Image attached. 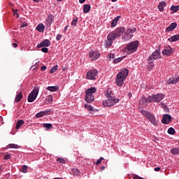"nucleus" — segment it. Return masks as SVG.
Segmentation results:
<instances>
[{
  "label": "nucleus",
  "mask_w": 179,
  "mask_h": 179,
  "mask_svg": "<svg viewBox=\"0 0 179 179\" xmlns=\"http://www.w3.org/2000/svg\"><path fill=\"white\" fill-rule=\"evenodd\" d=\"M168 40L171 43H176V41H178L179 40V34H176L173 36H171Z\"/></svg>",
  "instance_id": "22"
},
{
  "label": "nucleus",
  "mask_w": 179,
  "mask_h": 179,
  "mask_svg": "<svg viewBox=\"0 0 179 179\" xmlns=\"http://www.w3.org/2000/svg\"><path fill=\"white\" fill-rule=\"evenodd\" d=\"M35 66L36 68H47V66H41V62H37L34 64V65L31 66V68Z\"/></svg>",
  "instance_id": "32"
},
{
  "label": "nucleus",
  "mask_w": 179,
  "mask_h": 179,
  "mask_svg": "<svg viewBox=\"0 0 179 179\" xmlns=\"http://www.w3.org/2000/svg\"><path fill=\"white\" fill-rule=\"evenodd\" d=\"M100 52L94 50H91L89 52V57L90 58L91 61H96L100 58Z\"/></svg>",
  "instance_id": "10"
},
{
  "label": "nucleus",
  "mask_w": 179,
  "mask_h": 179,
  "mask_svg": "<svg viewBox=\"0 0 179 179\" xmlns=\"http://www.w3.org/2000/svg\"><path fill=\"white\" fill-rule=\"evenodd\" d=\"M147 120H148L149 122L154 125V127H157V121H156V117H155V115L150 113H148L146 117Z\"/></svg>",
  "instance_id": "11"
},
{
  "label": "nucleus",
  "mask_w": 179,
  "mask_h": 179,
  "mask_svg": "<svg viewBox=\"0 0 179 179\" xmlns=\"http://www.w3.org/2000/svg\"><path fill=\"white\" fill-rule=\"evenodd\" d=\"M66 69H68V68H64L63 71H66Z\"/></svg>",
  "instance_id": "63"
},
{
  "label": "nucleus",
  "mask_w": 179,
  "mask_h": 179,
  "mask_svg": "<svg viewBox=\"0 0 179 179\" xmlns=\"http://www.w3.org/2000/svg\"><path fill=\"white\" fill-rule=\"evenodd\" d=\"M160 48H161V46L159 45L157 48L156 50L154 52H152V55H150L148 57V62H150V64H153V62H155V59H159V58H162Z\"/></svg>",
  "instance_id": "7"
},
{
  "label": "nucleus",
  "mask_w": 179,
  "mask_h": 179,
  "mask_svg": "<svg viewBox=\"0 0 179 179\" xmlns=\"http://www.w3.org/2000/svg\"><path fill=\"white\" fill-rule=\"evenodd\" d=\"M8 148H10V149H20V146L15 143L8 144Z\"/></svg>",
  "instance_id": "30"
},
{
  "label": "nucleus",
  "mask_w": 179,
  "mask_h": 179,
  "mask_svg": "<svg viewBox=\"0 0 179 179\" xmlns=\"http://www.w3.org/2000/svg\"><path fill=\"white\" fill-rule=\"evenodd\" d=\"M21 29H23L24 27H27V23H22L20 26Z\"/></svg>",
  "instance_id": "49"
},
{
  "label": "nucleus",
  "mask_w": 179,
  "mask_h": 179,
  "mask_svg": "<svg viewBox=\"0 0 179 179\" xmlns=\"http://www.w3.org/2000/svg\"><path fill=\"white\" fill-rule=\"evenodd\" d=\"M17 13V10L13 11V15L16 16V14Z\"/></svg>",
  "instance_id": "59"
},
{
  "label": "nucleus",
  "mask_w": 179,
  "mask_h": 179,
  "mask_svg": "<svg viewBox=\"0 0 179 179\" xmlns=\"http://www.w3.org/2000/svg\"><path fill=\"white\" fill-rule=\"evenodd\" d=\"M15 16H16L17 18H19V13H17Z\"/></svg>",
  "instance_id": "60"
},
{
  "label": "nucleus",
  "mask_w": 179,
  "mask_h": 179,
  "mask_svg": "<svg viewBox=\"0 0 179 179\" xmlns=\"http://www.w3.org/2000/svg\"><path fill=\"white\" fill-rule=\"evenodd\" d=\"M162 106L164 110H169V108L167 107V105H166L165 103H162Z\"/></svg>",
  "instance_id": "48"
},
{
  "label": "nucleus",
  "mask_w": 179,
  "mask_h": 179,
  "mask_svg": "<svg viewBox=\"0 0 179 179\" xmlns=\"http://www.w3.org/2000/svg\"><path fill=\"white\" fill-rule=\"evenodd\" d=\"M173 48L170 46L164 47V49L162 50V55L164 57H170L173 54Z\"/></svg>",
  "instance_id": "13"
},
{
  "label": "nucleus",
  "mask_w": 179,
  "mask_h": 179,
  "mask_svg": "<svg viewBox=\"0 0 179 179\" xmlns=\"http://www.w3.org/2000/svg\"><path fill=\"white\" fill-rule=\"evenodd\" d=\"M43 127L46 129H51V128H52V124H51V123H44Z\"/></svg>",
  "instance_id": "37"
},
{
  "label": "nucleus",
  "mask_w": 179,
  "mask_h": 179,
  "mask_svg": "<svg viewBox=\"0 0 179 179\" xmlns=\"http://www.w3.org/2000/svg\"><path fill=\"white\" fill-rule=\"evenodd\" d=\"M124 33H125L124 27H117L114 31H110L107 36V40L105 41L106 48H110L114 41L118 37H121Z\"/></svg>",
  "instance_id": "1"
},
{
  "label": "nucleus",
  "mask_w": 179,
  "mask_h": 179,
  "mask_svg": "<svg viewBox=\"0 0 179 179\" xmlns=\"http://www.w3.org/2000/svg\"><path fill=\"white\" fill-rule=\"evenodd\" d=\"M78 24V19H74L71 22V26H76Z\"/></svg>",
  "instance_id": "44"
},
{
  "label": "nucleus",
  "mask_w": 179,
  "mask_h": 179,
  "mask_svg": "<svg viewBox=\"0 0 179 179\" xmlns=\"http://www.w3.org/2000/svg\"><path fill=\"white\" fill-rule=\"evenodd\" d=\"M98 71L96 69H91L87 73L86 79L89 80H96V76H97Z\"/></svg>",
  "instance_id": "8"
},
{
  "label": "nucleus",
  "mask_w": 179,
  "mask_h": 179,
  "mask_svg": "<svg viewBox=\"0 0 179 179\" xmlns=\"http://www.w3.org/2000/svg\"><path fill=\"white\" fill-rule=\"evenodd\" d=\"M145 103H155L154 94L148 96L147 99H145Z\"/></svg>",
  "instance_id": "26"
},
{
  "label": "nucleus",
  "mask_w": 179,
  "mask_h": 179,
  "mask_svg": "<svg viewBox=\"0 0 179 179\" xmlns=\"http://www.w3.org/2000/svg\"><path fill=\"white\" fill-rule=\"evenodd\" d=\"M97 92V88L96 87H92L91 88H87L85 90V101L88 104H90L94 101V93Z\"/></svg>",
  "instance_id": "4"
},
{
  "label": "nucleus",
  "mask_w": 179,
  "mask_h": 179,
  "mask_svg": "<svg viewBox=\"0 0 179 179\" xmlns=\"http://www.w3.org/2000/svg\"><path fill=\"white\" fill-rule=\"evenodd\" d=\"M53 97H52V95H49L48 97H47V101L48 103H52L53 101Z\"/></svg>",
  "instance_id": "40"
},
{
  "label": "nucleus",
  "mask_w": 179,
  "mask_h": 179,
  "mask_svg": "<svg viewBox=\"0 0 179 179\" xmlns=\"http://www.w3.org/2000/svg\"><path fill=\"white\" fill-rule=\"evenodd\" d=\"M2 121V116H0V122Z\"/></svg>",
  "instance_id": "62"
},
{
  "label": "nucleus",
  "mask_w": 179,
  "mask_h": 179,
  "mask_svg": "<svg viewBox=\"0 0 179 179\" xmlns=\"http://www.w3.org/2000/svg\"><path fill=\"white\" fill-rule=\"evenodd\" d=\"M105 97L107 99L102 102L103 107H113L120 103V99L113 96V90H106L103 92Z\"/></svg>",
  "instance_id": "2"
},
{
  "label": "nucleus",
  "mask_w": 179,
  "mask_h": 179,
  "mask_svg": "<svg viewBox=\"0 0 179 179\" xmlns=\"http://www.w3.org/2000/svg\"><path fill=\"white\" fill-rule=\"evenodd\" d=\"M128 96H129V98L131 99V97H132V92H129Z\"/></svg>",
  "instance_id": "54"
},
{
  "label": "nucleus",
  "mask_w": 179,
  "mask_h": 179,
  "mask_svg": "<svg viewBox=\"0 0 179 179\" xmlns=\"http://www.w3.org/2000/svg\"><path fill=\"white\" fill-rule=\"evenodd\" d=\"M22 98L23 94H22V92H19L15 98V103H19V101H20V100H22Z\"/></svg>",
  "instance_id": "25"
},
{
  "label": "nucleus",
  "mask_w": 179,
  "mask_h": 179,
  "mask_svg": "<svg viewBox=\"0 0 179 179\" xmlns=\"http://www.w3.org/2000/svg\"><path fill=\"white\" fill-rule=\"evenodd\" d=\"M34 2H38L39 0H33Z\"/></svg>",
  "instance_id": "64"
},
{
  "label": "nucleus",
  "mask_w": 179,
  "mask_h": 179,
  "mask_svg": "<svg viewBox=\"0 0 179 179\" xmlns=\"http://www.w3.org/2000/svg\"><path fill=\"white\" fill-rule=\"evenodd\" d=\"M136 31V28H128L124 34V37H126L127 40H131L132 37H134V33Z\"/></svg>",
  "instance_id": "9"
},
{
  "label": "nucleus",
  "mask_w": 179,
  "mask_h": 179,
  "mask_svg": "<svg viewBox=\"0 0 179 179\" xmlns=\"http://www.w3.org/2000/svg\"><path fill=\"white\" fill-rule=\"evenodd\" d=\"M173 117L170 114H164L162 117L161 122L162 124H170L171 121H172Z\"/></svg>",
  "instance_id": "14"
},
{
  "label": "nucleus",
  "mask_w": 179,
  "mask_h": 179,
  "mask_svg": "<svg viewBox=\"0 0 179 179\" xmlns=\"http://www.w3.org/2000/svg\"><path fill=\"white\" fill-rule=\"evenodd\" d=\"M52 68H58V65H55V66H52Z\"/></svg>",
  "instance_id": "61"
},
{
  "label": "nucleus",
  "mask_w": 179,
  "mask_h": 179,
  "mask_svg": "<svg viewBox=\"0 0 179 179\" xmlns=\"http://www.w3.org/2000/svg\"><path fill=\"white\" fill-rule=\"evenodd\" d=\"M164 6H167V3L166 1H162L159 3L157 8L160 12H163L164 10Z\"/></svg>",
  "instance_id": "21"
},
{
  "label": "nucleus",
  "mask_w": 179,
  "mask_h": 179,
  "mask_svg": "<svg viewBox=\"0 0 179 179\" xmlns=\"http://www.w3.org/2000/svg\"><path fill=\"white\" fill-rule=\"evenodd\" d=\"M41 71L44 72L45 71H47V68H41Z\"/></svg>",
  "instance_id": "56"
},
{
  "label": "nucleus",
  "mask_w": 179,
  "mask_h": 179,
  "mask_svg": "<svg viewBox=\"0 0 179 179\" xmlns=\"http://www.w3.org/2000/svg\"><path fill=\"white\" fill-rule=\"evenodd\" d=\"M124 59V57H117L113 60V64H118V62H121Z\"/></svg>",
  "instance_id": "38"
},
{
  "label": "nucleus",
  "mask_w": 179,
  "mask_h": 179,
  "mask_svg": "<svg viewBox=\"0 0 179 179\" xmlns=\"http://www.w3.org/2000/svg\"><path fill=\"white\" fill-rule=\"evenodd\" d=\"M51 45V41L48 39H45L41 43L37 45V48H41L43 47H50Z\"/></svg>",
  "instance_id": "17"
},
{
  "label": "nucleus",
  "mask_w": 179,
  "mask_h": 179,
  "mask_svg": "<svg viewBox=\"0 0 179 179\" xmlns=\"http://www.w3.org/2000/svg\"><path fill=\"white\" fill-rule=\"evenodd\" d=\"M100 170L103 171V170H106V167L104 166H101Z\"/></svg>",
  "instance_id": "57"
},
{
  "label": "nucleus",
  "mask_w": 179,
  "mask_h": 179,
  "mask_svg": "<svg viewBox=\"0 0 179 179\" xmlns=\"http://www.w3.org/2000/svg\"><path fill=\"white\" fill-rule=\"evenodd\" d=\"M108 56H109V58H112V59L115 58V55H114V54H110V55H108Z\"/></svg>",
  "instance_id": "51"
},
{
  "label": "nucleus",
  "mask_w": 179,
  "mask_h": 179,
  "mask_svg": "<svg viewBox=\"0 0 179 179\" xmlns=\"http://www.w3.org/2000/svg\"><path fill=\"white\" fill-rule=\"evenodd\" d=\"M145 100H146V98L142 97V100L140 101V103H142V104H145V103H146Z\"/></svg>",
  "instance_id": "50"
},
{
  "label": "nucleus",
  "mask_w": 179,
  "mask_h": 179,
  "mask_svg": "<svg viewBox=\"0 0 179 179\" xmlns=\"http://www.w3.org/2000/svg\"><path fill=\"white\" fill-rule=\"evenodd\" d=\"M171 10H172L175 13H176V12H178V10H179V5H178V6H171Z\"/></svg>",
  "instance_id": "35"
},
{
  "label": "nucleus",
  "mask_w": 179,
  "mask_h": 179,
  "mask_svg": "<svg viewBox=\"0 0 179 179\" xmlns=\"http://www.w3.org/2000/svg\"><path fill=\"white\" fill-rule=\"evenodd\" d=\"M66 30H68V25H66V26L64 27V31H65Z\"/></svg>",
  "instance_id": "58"
},
{
  "label": "nucleus",
  "mask_w": 179,
  "mask_h": 179,
  "mask_svg": "<svg viewBox=\"0 0 179 179\" xmlns=\"http://www.w3.org/2000/svg\"><path fill=\"white\" fill-rule=\"evenodd\" d=\"M46 89L49 92H57L58 90V86H48Z\"/></svg>",
  "instance_id": "29"
},
{
  "label": "nucleus",
  "mask_w": 179,
  "mask_h": 179,
  "mask_svg": "<svg viewBox=\"0 0 179 179\" xmlns=\"http://www.w3.org/2000/svg\"><path fill=\"white\" fill-rule=\"evenodd\" d=\"M141 113H142V115L144 116V117H148V114H149L150 112L148 111V110H141Z\"/></svg>",
  "instance_id": "39"
},
{
  "label": "nucleus",
  "mask_w": 179,
  "mask_h": 179,
  "mask_svg": "<svg viewBox=\"0 0 179 179\" xmlns=\"http://www.w3.org/2000/svg\"><path fill=\"white\" fill-rule=\"evenodd\" d=\"M84 107L85 108L88 110V111H96V109H93V106H92V105H90L88 103H85Z\"/></svg>",
  "instance_id": "31"
},
{
  "label": "nucleus",
  "mask_w": 179,
  "mask_h": 179,
  "mask_svg": "<svg viewBox=\"0 0 179 179\" xmlns=\"http://www.w3.org/2000/svg\"><path fill=\"white\" fill-rule=\"evenodd\" d=\"M36 30H37L40 33H43L44 30H45V27L43 24H38L36 28Z\"/></svg>",
  "instance_id": "23"
},
{
  "label": "nucleus",
  "mask_w": 179,
  "mask_h": 179,
  "mask_svg": "<svg viewBox=\"0 0 179 179\" xmlns=\"http://www.w3.org/2000/svg\"><path fill=\"white\" fill-rule=\"evenodd\" d=\"M91 6L90 4H85L83 6V12L85 13H89L90 12V9H91Z\"/></svg>",
  "instance_id": "24"
},
{
  "label": "nucleus",
  "mask_w": 179,
  "mask_h": 179,
  "mask_svg": "<svg viewBox=\"0 0 179 179\" xmlns=\"http://www.w3.org/2000/svg\"><path fill=\"white\" fill-rule=\"evenodd\" d=\"M86 0H79L80 3H85Z\"/></svg>",
  "instance_id": "55"
},
{
  "label": "nucleus",
  "mask_w": 179,
  "mask_h": 179,
  "mask_svg": "<svg viewBox=\"0 0 179 179\" xmlns=\"http://www.w3.org/2000/svg\"><path fill=\"white\" fill-rule=\"evenodd\" d=\"M101 160H104V157H101L96 162V166H99V164H101Z\"/></svg>",
  "instance_id": "42"
},
{
  "label": "nucleus",
  "mask_w": 179,
  "mask_h": 179,
  "mask_svg": "<svg viewBox=\"0 0 179 179\" xmlns=\"http://www.w3.org/2000/svg\"><path fill=\"white\" fill-rule=\"evenodd\" d=\"M171 153H172V155H179V148H172L171 150Z\"/></svg>",
  "instance_id": "34"
},
{
  "label": "nucleus",
  "mask_w": 179,
  "mask_h": 179,
  "mask_svg": "<svg viewBox=\"0 0 179 179\" xmlns=\"http://www.w3.org/2000/svg\"><path fill=\"white\" fill-rule=\"evenodd\" d=\"M39 92H40V87H35L28 95V97H27L28 103H33V101H34L36 99H37Z\"/></svg>",
  "instance_id": "6"
},
{
  "label": "nucleus",
  "mask_w": 179,
  "mask_h": 179,
  "mask_svg": "<svg viewBox=\"0 0 179 179\" xmlns=\"http://www.w3.org/2000/svg\"><path fill=\"white\" fill-rule=\"evenodd\" d=\"M50 113H51V110H42L35 115L36 118H41V117H44L45 115H50Z\"/></svg>",
  "instance_id": "15"
},
{
  "label": "nucleus",
  "mask_w": 179,
  "mask_h": 179,
  "mask_svg": "<svg viewBox=\"0 0 179 179\" xmlns=\"http://www.w3.org/2000/svg\"><path fill=\"white\" fill-rule=\"evenodd\" d=\"M163 99H164V94H154V103H160Z\"/></svg>",
  "instance_id": "16"
},
{
  "label": "nucleus",
  "mask_w": 179,
  "mask_h": 179,
  "mask_svg": "<svg viewBox=\"0 0 179 179\" xmlns=\"http://www.w3.org/2000/svg\"><path fill=\"white\" fill-rule=\"evenodd\" d=\"M12 46L13 47V48H16L17 47V43H13Z\"/></svg>",
  "instance_id": "53"
},
{
  "label": "nucleus",
  "mask_w": 179,
  "mask_h": 179,
  "mask_svg": "<svg viewBox=\"0 0 179 179\" xmlns=\"http://www.w3.org/2000/svg\"><path fill=\"white\" fill-rule=\"evenodd\" d=\"M176 27H177V22H172L170 24V25L168 27H166V31L167 32L173 31V30H174V29H176Z\"/></svg>",
  "instance_id": "19"
},
{
  "label": "nucleus",
  "mask_w": 179,
  "mask_h": 179,
  "mask_svg": "<svg viewBox=\"0 0 179 179\" xmlns=\"http://www.w3.org/2000/svg\"><path fill=\"white\" fill-rule=\"evenodd\" d=\"M24 124V120H20L17 122L16 126H15V129H19L22 125Z\"/></svg>",
  "instance_id": "27"
},
{
  "label": "nucleus",
  "mask_w": 179,
  "mask_h": 179,
  "mask_svg": "<svg viewBox=\"0 0 179 179\" xmlns=\"http://www.w3.org/2000/svg\"><path fill=\"white\" fill-rule=\"evenodd\" d=\"M22 173H27V166L24 165L21 169Z\"/></svg>",
  "instance_id": "41"
},
{
  "label": "nucleus",
  "mask_w": 179,
  "mask_h": 179,
  "mask_svg": "<svg viewBox=\"0 0 179 179\" xmlns=\"http://www.w3.org/2000/svg\"><path fill=\"white\" fill-rule=\"evenodd\" d=\"M41 51H42V52L47 53V52H48V48L47 47H43L41 49Z\"/></svg>",
  "instance_id": "43"
},
{
  "label": "nucleus",
  "mask_w": 179,
  "mask_h": 179,
  "mask_svg": "<svg viewBox=\"0 0 179 179\" xmlns=\"http://www.w3.org/2000/svg\"><path fill=\"white\" fill-rule=\"evenodd\" d=\"M179 82V76L178 77H171L166 81V85H176Z\"/></svg>",
  "instance_id": "18"
},
{
  "label": "nucleus",
  "mask_w": 179,
  "mask_h": 179,
  "mask_svg": "<svg viewBox=\"0 0 179 179\" xmlns=\"http://www.w3.org/2000/svg\"><path fill=\"white\" fill-rule=\"evenodd\" d=\"M4 160H9L10 159V155L7 154L3 157Z\"/></svg>",
  "instance_id": "47"
},
{
  "label": "nucleus",
  "mask_w": 179,
  "mask_h": 179,
  "mask_svg": "<svg viewBox=\"0 0 179 179\" xmlns=\"http://www.w3.org/2000/svg\"><path fill=\"white\" fill-rule=\"evenodd\" d=\"M72 173L73 176H80V171H79L78 169H73Z\"/></svg>",
  "instance_id": "36"
},
{
  "label": "nucleus",
  "mask_w": 179,
  "mask_h": 179,
  "mask_svg": "<svg viewBox=\"0 0 179 179\" xmlns=\"http://www.w3.org/2000/svg\"><path fill=\"white\" fill-rule=\"evenodd\" d=\"M138 41L131 42L124 48V52H127L128 55H131V54H134V52H136L138 51Z\"/></svg>",
  "instance_id": "5"
},
{
  "label": "nucleus",
  "mask_w": 179,
  "mask_h": 179,
  "mask_svg": "<svg viewBox=\"0 0 179 179\" xmlns=\"http://www.w3.org/2000/svg\"><path fill=\"white\" fill-rule=\"evenodd\" d=\"M169 135H174L176 134V129L173 127H169L167 131Z\"/></svg>",
  "instance_id": "33"
},
{
  "label": "nucleus",
  "mask_w": 179,
  "mask_h": 179,
  "mask_svg": "<svg viewBox=\"0 0 179 179\" xmlns=\"http://www.w3.org/2000/svg\"><path fill=\"white\" fill-rule=\"evenodd\" d=\"M154 170H155V171H160L161 168H160V167H155V168L154 169Z\"/></svg>",
  "instance_id": "52"
},
{
  "label": "nucleus",
  "mask_w": 179,
  "mask_h": 179,
  "mask_svg": "<svg viewBox=\"0 0 179 179\" xmlns=\"http://www.w3.org/2000/svg\"><path fill=\"white\" fill-rule=\"evenodd\" d=\"M52 23H54V15L49 14L45 20V24L47 27H51Z\"/></svg>",
  "instance_id": "12"
},
{
  "label": "nucleus",
  "mask_w": 179,
  "mask_h": 179,
  "mask_svg": "<svg viewBox=\"0 0 179 179\" xmlns=\"http://www.w3.org/2000/svg\"><path fill=\"white\" fill-rule=\"evenodd\" d=\"M128 75H129V70H128V69L124 68L123 69H122L121 71L119 72L116 76L115 83L117 86L121 87L127 80Z\"/></svg>",
  "instance_id": "3"
},
{
  "label": "nucleus",
  "mask_w": 179,
  "mask_h": 179,
  "mask_svg": "<svg viewBox=\"0 0 179 179\" xmlns=\"http://www.w3.org/2000/svg\"><path fill=\"white\" fill-rule=\"evenodd\" d=\"M62 38V34H57L56 36V40L57 41H59V40H61Z\"/></svg>",
  "instance_id": "45"
},
{
  "label": "nucleus",
  "mask_w": 179,
  "mask_h": 179,
  "mask_svg": "<svg viewBox=\"0 0 179 179\" xmlns=\"http://www.w3.org/2000/svg\"><path fill=\"white\" fill-rule=\"evenodd\" d=\"M121 19V15L117 16L115 19L111 21L110 27H115L118 23V20Z\"/></svg>",
  "instance_id": "20"
},
{
  "label": "nucleus",
  "mask_w": 179,
  "mask_h": 179,
  "mask_svg": "<svg viewBox=\"0 0 179 179\" xmlns=\"http://www.w3.org/2000/svg\"><path fill=\"white\" fill-rule=\"evenodd\" d=\"M57 71H58V68H51L50 72L54 73V72H57Z\"/></svg>",
  "instance_id": "46"
},
{
  "label": "nucleus",
  "mask_w": 179,
  "mask_h": 179,
  "mask_svg": "<svg viewBox=\"0 0 179 179\" xmlns=\"http://www.w3.org/2000/svg\"><path fill=\"white\" fill-rule=\"evenodd\" d=\"M56 162L60 164H66V159L65 158L57 157Z\"/></svg>",
  "instance_id": "28"
}]
</instances>
